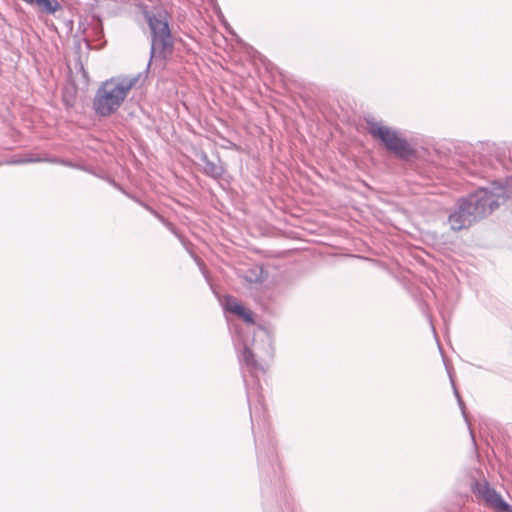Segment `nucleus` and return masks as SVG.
<instances>
[{"label":"nucleus","mask_w":512,"mask_h":512,"mask_svg":"<svg viewBox=\"0 0 512 512\" xmlns=\"http://www.w3.org/2000/svg\"><path fill=\"white\" fill-rule=\"evenodd\" d=\"M471 489L478 498L484 501L486 507L494 512H512V505L507 503L486 480H473Z\"/></svg>","instance_id":"obj_6"},{"label":"nucleus","mask_w":512,"mask_h":512,"mask_svg":"<svg viewBox=\"0 0 512 512\" xmlns=\"http://www.w3.org/2000/svg\"><path fill=\"white\" fill-rule=\"evenodd\" d=\"M457 402H458L459 408L462 412V415H463L465 421L468 422V416H467L466 406H465L464 401L462 400V398H459V400Z\"/></svg>","instance_id":"obj_12"},{"label":"nucleus","mask_w":512,"mask_h":512,"mask_svg":"<svg viewBox=\"0 0 512 512\" xmlns=\"http://www.w3.org/2000/svg\"><path fill=\"white\" fill-rule=\"evenodd\" d=\"M243 378H244V382L246 384V387H247V398H248V401H250V397H251V390L250 388L248 387V383H247V380L245 378V375L243 374Z\"/></svg>","instance_id":"obj_15"},{"label":"nucleus","mask_w":512,"mask_h":512,"mask_svg":"<svg viewBox=\"0 0 512 512\" xmlns=\"http://www.w3.org/2000/svg\"><path fill=\"white\" fill-rule=\"evenodd\" d=\"M144 16L151 32L150 60L156 55H165L171 53L174 45L168 20L163 13H154L145 11ZM151 61L147 67L149 68Z\"/></svg>","instance_id":"obj_3"},{"label":"nucleus","mask_w":512,"mask_h":512,"mask_svg":"<svg viewBox=\"0 0 512 512\" xmlns=\"http://www.w3.org/2000/svg\"><path fill=\"white\" fill-rule=\"evenodd\" d=\"M369 133L373 138L379 139L388 151L400 159H409L415 155V149L395 129L371 123Z\"/></svg>","instance_id":"obj_4"},{"label":"nucleus","mask_w":512,"mask_h":512,"mask_svg":"<svg viewBox=\"0 0 512 512\" xmlns=\"http://www.w3.org/2000/svg\"><path fill=\"white\" fill-rule=\"evenodd\" d=\"M69 69L71 71L70 82L74 89L76 91H86L89 86L90 79L88 72L84 68L82 57L80 55H77V52H75L73 68L69 67Z\"/></svg>","instance_id":"obj_7"},{"label":"nucleus","mask_w":512,"mask_h":512,"mask_svg":"<svg viewBox=\"0 0 512 512\" xmlns=\"http://www.w3.org/2000/svg\"><path fill=\"white\" fill-rule=\"evenodd\" d=\"M152 215H154L157 219H159L162 223H164L165 225L167 226H170V223L166 221V219L160 215L156 210H154L153 208L150 209L149 211Z\"/></svg>","instance_id":"obj_13"},{"label":"nucleus","mask_w":512,"mask_h":512,"mask_svg":"<svg viewBox=\"0 0 512 512\" xmlns=\"http://www.w3.org/2000/svg\"><path fill=\"white\" fill-rule=\"evenodd\" d=\"M66 29H69L70 31L73 30V20L66 21L65 24Z\"/></svg>","instance_id":"obj_16"},{"label":"nucleus","mask_w":512,"mask_h":512,"mask_svg":"<svg viewBox=\"0 0 512 512\" xmlns=\"http://www.w3.org/2000/svg\"><path fill=\"white\" fill-rule=\"evenodd\" d=\"M512 197V175L504 181L496 180L490 188H479L458 201L457 209L449 215L452 230L469 228L476 221L490 215Z\"/></svg>","instance_id":"obj_1"},{"label":"nucleus","mask_w":512,"mask_h":512,"mask_svg":"<svg viewBox=\"0 0 512 512\" xmlns=\"http://www.w3.org/2000/svg\"><path fill=\"white\" fill-rule=\"evenodd\" d=\"M126 195L131 198L132 200H134L135 202H137L139 205H141L143 208H145L147 211H150V209H152L151 206H149L147 203H144L143 201H141L140 199L136 198L135 196H132L128 193H126Z\"/></svg>","instance_id":"obj_11"},{"label":"nucleus","mask_w":512,"mask_h":512,"mask_svg":"<svg viewBox=\"0 0 512 512\" xmlns=\"http://www.w3.org/2000/svg\"><path fill=\"white\" fill-rule=\"evenodd\" d=\"M272 345L268 337L266 336L265 347L261 345L255 339L252 340L251 345L248 342H244L239 355V361L242 367H245L253 377L258 372H264V363L267 358L272 357Z\"/></svg>","instance_id":"obj_5"},{"label":"nucleus","mask_w":512,"mask_h":512,"mask_svg":"<svg viewBox=\"0 0 512 512\" xmlns=\"http://www.w3.org/2000/svg\"><path fill=\"white\" fill-rule=\"evenodd\" d=\"M450 381H451V384H452V387H453L454 395H455V397H456V399L458 401L459 398H461V396H460V394H459V392H458V390H457V388L455 386L454 380H453L451 375H450Z\"/></svg>","instance_id":"obj_14"},{"label":"nucleus","mask_w":512,"mask_h":512,"mask_svg":"<svg viewBox=\"0 0 512 512\" xmlns=\"http://www.w3.org/2000/svg\"><path fill=\"white\" fill-rule=\"evenodd\" d=\"M61 96L64 99V89H62V91H61Z\"/></svg>","instance_id":"obj_18"},{"label":"nucleus","mask_w":512,"mask_h":512,"mask_svg":"<svg viewBox=\"0 0 512 512\" xmlns=\"http://www.w3.org/2000/svg\"><path fill=\"white\" fill-rule=\"evenodd\" d=\"M37 162H48L53 164H64V159L61 156H51L47 153H43L41 156L35 157L32 154L24 156H13L7 160L8 164H27Z\"/></svg>","instance_id":"obj_9"},{"label":"nucleus","mask_w":512,"mask_h":512,"mask_svg":"<svg viewBox=\"0 0 512 512\" xmlns=\"http://www.w3.org/2000/svg\"><path fill=\"white\" fill-rule=\"evenodd\" d=\"M225 310L242 318L246 323H254L252 312L238 303V301L232 296H227L225 298Z\"/></svg>","instance_id":"obj_10"},{"label":"nucleus","mask_w":512,"mask_h":512,"mask_svg":"<svg viewBox=\"0 0 512 512\" xmlns=\"http://www.w3.org/2000/svg\"><path fill=\"white\" fill-rule=\"evenodd\" d=\"M136 76L119 75L101 83L95 92L92 106L96 115L108 117L118 111L131 89L138 83Z\"/></svg>","instance_id":"obj_2"},{"label":"nucleus","mask_w":512,"mask_h":512,"mask_svg":"<svg viewBox=\"0 0 512 512\" xmlns=\"http://www.w3.org/2000/svg\"><path fill=\"white\" fill-rule=\"evenodd\" d=\"M75 42H76V44H77V48L79 49V48H80V43H79V41H75Z\"/></svg>","instance_id":"obj_19"},{"label":"nucleus","mask_w":512,"mask_h":512,"mask_svg":"<svg viewBox=\"0 0 512 512\" xmlns=\"http://www.w3.org/2000/svg\"><path fill=\"white\" fill-rule=\"evenodd\" d=\"M65 103H66V107L71 105V103H70V101H69V99L67 97H66Z\"/></svg>","instance_id":"obj_17"},{"label":"nucleus","mask_w":512,"mask_h":512,"mask_svg":"<svg viewBox=\"0 0 512 512\" xmlns=\"http://www.w3.org/2000/svg\"><path fill=\"white\" fill-rule=\"evenodd\" d=\"M196 157L200 161V171L204 175L214 180H220L222 178L226 171V168L220 159L218 160V163L211 161L207 153L203 150L198 151L196 153Z\"/></svg>","instance_id":"obj_8"}]
</instances>
